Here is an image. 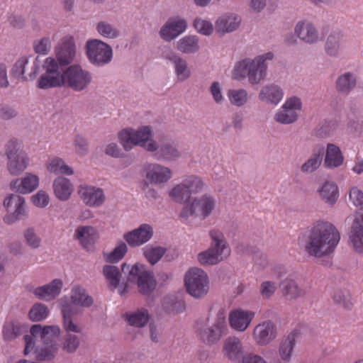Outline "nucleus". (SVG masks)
<instances>
[{
	"instance_id": "nucleus-1",
	"label": "nucleus",
	"mask_w": 363,
	"mask_h": 363,
	"mask_svg": "<svg viewBox=\"0 0 363 363\" xmlns=\"http://www.w3.org/2000/svg\"><path fill=\"white\" fill-rule=\"evenodd\" d=\"M303 238L307 252L311 256L320 258L335 251L340 242V234L332 223L319 220L307 228Z\"/></svg>"
},
{
	"instance_id": "nucleus-2",
	"label": "nucleus",
	"mask_w": 363,
	"mask_h": 363,
	"mask_svg": "<svg viewBox=\"0 0 363 363\" xmlns=\"http://www.w3.org/2000/svg\"><path fill=\"white\" fill-rule=\"evenodd\" d=\"M93 80L91 73L84 69L79 65L69 66L64 71L49 78L37 82V86L40 89L64 87L75 92L86 90Z\"/></svg>"
},
{
	"instance_id": "nucleus-3",
	"label": "nucleus",
	"mask_w": 363,
	"mask_h": 363,
	"mask_svg": "<svg viewBox=\"0 0 363 363\" xmlns=\"http://www.w3.org/2000/svg\"><path fill=\"white\" fill-rule=\"evenodd\" d=\"M55 57H48L44 61L43 67L45 70L38 82H42L51 76H55L72 65L76 56V45L72 36L63 38L55 47Z\"/></svg>"
},
{
	"instance_id": "nucleus-4",
	"label": "nucleus",
	"mask_w": 363,
	"mask_h": 363,
	"mask_svg": "<svg viewBox=\"0 0 363 363\" xmlns=\"http://www.w3.org/2000/svg\"><path fill=\"white\" fill-rule=\"evenodd\" d=\"M118 138L126 151L130 150L133 145H139L150 152L158 148L157 143L152 139V130L148 126H143L138 130L132 128L123 130L118 133Z\"/></svg>"
},
{
	"instance_id": "nucleus-5",
	"label": "nucleus",
	"mask_w": 363,
	"mask_h": 363,
	"mask_svg": "<svg viewBox=\"0 0 363 363\" xmlns=\"http://www.w3.org/2000/svg\"><path fill=\"white\" fill-rule=\"evenodd\" d=\"M4 152L7 157V169L12 175L22 173L29 164V158L23 150L21 140L12 138L4 145Z\"/></svg>"
},
{
	"instance_id": "nucleus-6",
	"label": "nucleus",
	"mask_w": 363,
	"mask_h": 363,
	"mask_svg": "<svg viewBox=\"0 0 363 363\" xmlns=\"http://www.w3.org/2000/svg\"><path fill=\"white\" fill-rule=\"evenodd\" d=\"M30 335H25L23 339L26 343L24 354H28L34 347L33 337H40L43 345L57 344L56 339L60 336L61 330L58 325H33L30 329Z\"/></svg>"
},
{
	"instance_id": "nucleus-7",
	"label": "nucleus",
	"mask_w": 363,
	"mask_h": 363,
	"mask_svg": "<svg viewBox=\"0 0 363 363\" xmlns=\"http://www.w3.org/2000/svg\"><path fill=\"white\" fill-rule=\"evenodd\" d=\"M184 284L187 293L197 299L205 297L209 291L208 275L198 267L191 268L186 272Z\"/></svg>"
},
{
	"instance_id": "nucleus-8",
	"label": "nucleus",
	"mask_w": 363,
	"mask_h": 363,
	"mask_svg": "<svg viewBox=\"0 0 363 363\" xmlns=\"http://www.w3.org/2000/svg\"><path fill=\"white\" fill-rule=\"evenodd\" d=\"M183 203L184 206L179 213V218L185 220L190 216L199 217L202 220L206 219L215 208L214 199L207 194Z\"/></svg>"
},
{
	"instance_id": "nucleus-9",
	"label": "nucleus",
	"mask_w": 363,
	"mask_h": 363,
	"mask_svg": "<svg viewBox=\"0 0 363 363\" xmlns=\"http://www.w3.org/2000/svg\"><path fill=\"white\" fill-rule=\"evenodd\" d=\"M85 51L89 62L95 67L105 66L113 59L112 48L101 40L91 39L86 41Z\"/></svg>"
},
{
	"instance_id": "nucleus-10",
	"label": "nucleus",
	"mask_w": 363,
	"mask_h": 363,
	"mask_svg": "<svg viewBox=\"0 0 363 363\" xmlns=\"http://www.w3.org/2000/svg\"><path fill=\"white\" fill-rule=\"evenodd\" d=\"M203 187V182L201 179L191 175L174 186L169 192V196L180 203L190 201L194 199L191 195L201 192Z\"/></svg>"
},
{
	"instance_id": "nucleus-11",
	"label": "nucleus",
	"mask_w": 363,
	"mask_h": 363,
	"mask_svg": "<svg viewBox=\"0 0 363 363\" xmlns=\"http://www.w3.org/2000/svg\"><path fill=\"white\" fill-rule=\"evenodd\" d=\"M257 67L255 60L246 58L235 65L233 70V77L235 79L241 80L247 77L252 84H257L264 79L262 74V69L259 70Z\"/></svg>"
},
{
	"instance_id": "nucleus-12",
	"label": "nucleus",
	"mask_w": 363,
	"mask_h": 363,
	"mask_svg": "<svg viewBox=\"0 0 363 363\" xmlns=\"http://www.w3.org/2000/svg\"><path fill=\"white\" fill-rule=\"evenodd\" d=\"M4 206L8 211L14 210L13 213L4 217V221L7 224H13L27 216L25 199L23 196L12 194L4 199Z\"/></svg>"
},
{
	"instance_id": "nucleus-13",
	"label": "nucleus",
	"mask_w": 363,
	"mask_h": 363,
	"mask_svg": "<svg viewBox=\"0 0 363 363\" xmlns=\"http://www.w3.org/2000/svg\"><path fill=\"white\" fill-rule=\"evenodd\" d=\"M153 235L152 228L146 223L124 233L123 238L131 247H139L148 242Z\"/></svg>"
},
{
	"instance_id": "nucleus-14",
	"label": "nucleus",
	"mask_w": 363,
	"mask_h": 363,
	"mask_svg": "<svg viewBox=\"0 0 363 363\" xmlns=\"http://www.w3.org/2000/svg\"><path fill=\"white\" fill-rule=\"evenodd\" d=\"M78 194L85 204L91 207L102 206L106 199L103 189L94 186L80 185Z\"/></svg>"
},
{
	"instance_id": "nucleus-15",
	"label": "nucleus",
	"mask_w": 363,
	"mask_h": 363,
	"mask_svg": "<svg viewBox=\"0 0 363 363\" xmlns=\"http://www.w3.org/2000/svg\"><path fill=\"white\" fill-rule=\"evenodd\" d=\"M277 336V327L271 320L258 324L254 329L253 337L259 345H267Z\"/></svg>"
},
{
	"instance_id": "nucleus-16",
	"label": "nucleus",
	"mask_w": 363,
	"mask_h": 363,
	"mask_svg": "<svg viewBox=\"0 0 363 363\" xmlns=\"http://www.w3.org/2000/svg\"><path fill=\"white\" fill-rule=\"evenodd\" d=\"M37 60L38 57H36L32 63H30L29 58L26 57H21L13 65L11 74L15 78H21L24 80H27L28 78L24 76V74L26 70H28V74L30 78L35 77L39 70V65L35 62Z\"/></svg>"
},
{
	"instance_id": "nucleus-17",
	"label": "nucleus",
	"mask_w": 363,
	"mask_h": 363,
	"mask_svg": "<svg viewBox=\"0 0 363 363\" xmlns=\"http://www.w3.org/2000/svg\"><path fill=\"white\" fill-rule=\"evenodd\" d=\"M186 27V21L183 18L169 19L161 28L160 35L164 40L169 42L182 33Z\"/></svg>"
},
{
	"instance_id": "nucleus-18",
	"label": "nucleus",
	"mask_w": 363,
	"mask_h": 363,
	"mask_svg": "<svg viewBox=\"0 0 363 363\" xmlns=\"http://www.w3.org/2000/svg\"><path fill=\"white\" fill-rule=\"evenodd\" d=\"M145 179L152 184H164L172 177V172L168 167L153 164H149L145 169Z\"/></svg>"
},
{
	"instance_id": "nucleus-19",
	"label": "nucleus",
	"mask_w": 363,
	"mask_h": 363,
	"mask_svg": "<svg viewBox=\"0 0 363 363\" xmlns=\"http://www.w3.org/2000/svg\"><path fill=\"white\" fill-rule=\"evenodd\" d=\"M38 185V177L32 173H26L23 178L13 180L10 184L12 190L23 194L31 193Z\"/></svg>"
},
{
	"instance_id": "nucleus-20",
	"label": "nucleus",
	"mask_w": 363,
	"mask_h": 363,
	"mask_svg": "<svg viewBox=\"0 0 363 363\" xmlns=\"http://www.w3.org/2000/svg\"><path fill=\"white\" fill-rule=\"evenodd\" d=\"M62 286L61 279H55L50 283L35 289L33 294L41 300H54L60 294Z\"/></svg>"
},
{
	"instance_id": "nucleus-21",
	"label": "nucleus",
	"mask_w": 363,
	"mask_h": 363,
	"mask_svg": "<svg viewBox=\"0 0 363 363\" xmlns=\"http://www.w3.org/2000/svg\"><path fill=\"white\" fill-rule=\"evenodd\" d=\"M254 316V312L240 309L230 313L229 322L233 328L242 332L247 329Z\"/></svg>"
},
{
	"instance_id": "nucleus-22",
	"label": "nucleus",
	"mask_w": 363,
	"mask_h": 363,
	"mask_svg": "<svg viewBox=\"0 0 363 363\" xmlns=\"http://www.w3.org/2000/svg\"><path fill=\"white\" fill-rule=\"evenodd\" d=\"M197 335L203 343L211 345L220 340L225 332L213 325L212 326L201 325L196 328Z\"/></svg>"
},
{
	"instance_id": "nucleus-23",
	"label": "nucleus",
	"mask_w": 363,
	"mask_h": 363,
	"mask_svg": "<svg viewBox=\"0 0 363 363\" xmlns=\"http://www.w3.org/2000/svg\"><path fill=\"white\" fill-rule=\"evenodd\" d=\"M74 238L78 240L83 247L89 249L98 240L96 230L90 225L79 226L75 230Z\"/></svg>"
},
{
	"instance_id": "nucleus-24",
	"label": "nucleus",
	"mask_w": 363,
	"mask_h": 363,
	"mask_svg": "<svg viewBox=\"0 0 363 363\" xmlns=\"http://www.w3.org/2000/svg\"><path fill=\"white\" fill-rule=\"evenodd\" d=\"M298 335V331L294 330L288 335H284L280 340L278 350L279 357L284 362H289L291 359Z\"/></svg>"
},
{
	"instance_id": "nucleus-25",
	"label": "nucleus",
	"mask_w": 363,
	"mask_h": 363,
	"mask_svg": "<svg viewBox=\"0 0 363 363\" xmlns=\"http://www.w3.org/2000/svg\"><path fill=\"white\" fill-rule=\"evenodd\" d=\"M164 58L174 65L175 73L179 81L184 82L191 76V71L188 67L186 61L174 52H168Z\"/></svg>"
},
{
	"instance_id": "nucleus-26",
	"label": "nucleus",
	"mask_w": 363,
	"mask_h": 363,
	"mask_svg": "<svg viewBox=\"0 0 363 363\" xmlns=\"http://www.w3.org/2000/svg\"><path fill=\"white\" fill-rule=\"evenodd\" d=\"M103 274L113 289L118 288V291L121 295H123L128 291V284L127 281L123 282L120 286L121 272L116 266L104 265L103 267Z\"/></svg>"
},
{
	"instance_id": "nucleus-27",
	"label": "nucleus",
	"mask_w": 363,
	"mask_h": 363,
	"mask_svg": "<svg viewBox=\"0 0 363 363\" xmlns=\"http://www.w3.org/2000/svg\"><path fill=\"white\" fill-rule=\"evenodd\" d=\"M223 352L225 355L232 361H237L244 357L242 344L239 338L234 336L229 337L225 340Z\"/></svg>"
},
{
	"instance_id": "nucleus-28",
	"label": "nucleus",
	"mask_w": 363,
	"mask_h": 363,
	"mask_svg": "<svg viewBox=\"0 0 363 363\" xmlns=\"http://www.w3.org/2000/svg\"><path fill=\"white\" fill-rule=\"evenodd\" d=\"M53 190L56 197L60 201H67L73 191V185L69 179L64 177H58L53 182Z\"/></svg>"
},
{
	"instance_id": "nucleus-29",
	"label": "nucleus",
	"mask_w": 363,
	"mask_h": 363,
	"mask_svg": "<svg viewBox=\"0 0 363 363\" xmlns=\"http://www.w3.org/2000/svg\"><path fill=\"white\" fill-rule=\"evenodd\" d=\"M138 286V291L145 296H150L157 286V281L152 272H144L135 283Z\"/></svg>"
},
{
	"instance_id": "nucleus-30",
	"label": "nucleus",
	"mask_w": 363,
	"mask_h": 363,
	"mask_svg": "<svg viewBox=\"0 0 363 363\" xmlns=\"http://www.w3.org/2000/svg\"><path fill=\"white\" fill-rule=\"evenodd\" d=\"M344 161L342 152L339 147L328 143L325 152L324 166L328 169H333L340 167Z\"/></svg>"
},
{
	"instance_id": "nucleus-31",
	"label": "nucleus",
	"mask_w": 363,
	"mask_h": 363,
	"mask_svg": "<svg viewBox=\"0 0 363 363\" xmlns=\"http://www.w3.org/2000/svg\"><path fill=\"white\" fill-rule=\"evenodd\" d=\"M280 288L283 296L288 300L296 299L304 297L306 291L300 288L297 283L293 279H285L280 284Z\"/></svg>"
},
{
	"instance_id": "nucleus-32",
	"label": "nucleus",
	"mask_w": 363,
	"mask_h": 363,
	"mask_svg": "<svg viewBox=\"0 0 363 363\" xmlns=\"http://www.w3.org/2000/svg\"><path fill=\"white\" fill-rule=\"evenodd\" d=\"M357 85V77L352 72L339 76L335 82V89L339 94L348 95Z\"/></svg>"
},
{
	"instance_id": "nucleus-33",
	"label": "nucleus",
	"mask_w": 363,
	"mask_h": 363,
	"mask_svg": "<svg viewBox=\"0 0 363 363\" xmlns=\"http://www.w3.org/2000/svg\"><path fill=\"white\" fill-rule=\"evenodd\" d=\"M325 152V148L323 146L315 149L310 158L301 165V171L306 174L316 171L322 164Z\"/></svg>"
},
{
	"instance_id": "nucleus-34",
	"label": "nucleus",
	"mask_w": 363,
	"mask_h": 363,
	"mask_svg": "<svg viewBox=\"0 0 363 363\" xmlns=\"http://www.w3.org/2000/svg\"><path fill=\"white\" fill-rule=\"evenodd\" d=\"M240 21V17L236 15L223 16L216 22V31L222 34L233 32L238 28Z\"/></svg>"
},
{
	"instance_id": "nucleus-35",
	"label": "nucleus",
	"mask_w": 363,
	"mask_h": 363,
	"mask_svg": "<svg viewBox=\"0 0 363 363\" xmlns=\"http://www.w3.org/2000/svg\"><path fill=\"white\" fill-rule=\"evenodd\" d=\"M295 33L297 36L307 43H314L318 40V34L311 23H299L296 25Z\"/></svg>"
},
{
	"instance_id": "nucleus-36",
	"label": "nucleus",
	"mask_w": 363,
	"mask_h": 363,
	"mask_svg": "<svg viewBox=\"0 0 363 363\" xmlns=\"http://www.w3.org/2000/svg\"><path fill=\"white\" fill-rule=\"evenodd\" d=\"M123 317L130 325L138 328L145 326L150 318L147 309L145 308H141L134 312L125 313Z\"/></svg>"
},
{
	"instance_id": "nucleus-37",
	"label": "nucleus",
	"mask_w": 363,
	"mask_h": 363,
	"mask_svg": "<svg viewBox=\"0 0 363 363\" xmlns=\"http://www.w3.org/2000/svg\"><path fill=\"white\" fill-rule=\"evenodd\" d=\"M70 299L74 303L83 308H89L94 303L93 298L79 285H75L72 288Z\"/></svg>"
},
{
	"instance_id": "nucleus-38",
	"label": "nucleus",
	"mask_w": 363,
	"mask_h": 363,
	"mask_svg": "<svg viewBox=\"0 0 363 363\" xmlns=\"http://www.w3.org/2000/svg\"><path fill=\"white\" fill-rule=\"evenodd\" d=\"M350 240L354 250L359 253L363 252V226L358 218H356L351 227Z\"/></svg>"
},
{
	"instance_id": "nucleus-39",
	"label": "nucleus",
	"mask_w": 363,
	"mask_h": 363,
	"mask_svg": "<svg viewBox=\"0 0 363 363\" xmlns=\"http://www.w3.org/2000/svg\"><path fill=\"white\" fill-rule=\"evenodd\" d=\"M283 97L282 90L277 85L270 84L262 87L259 98L261 101H268L271 104H278Z\"/></svg>"
},
{
	"instance_id": "nucleus-40",
	"label": "nucleus",
	"mask_w": 363,
	"mask_h": 363,
	"mask_svg": "<svg viewBox=\"0 0 363 363\" xmlns=\"http://www.w3.org/2000/svg\"><path fill=\"white\" fill-rule=\"evenodd\" d=\"M318 191L322 199L330 206L335 205L339 197L338 188L333 182H325Z\"/></svg>"
},
{
	"instance_id": "nucleus-41",
	"label": "nucleus",
	"mask_w": 363,
	"mask_h": 363,
	"mask_svg": "<svg viewBox=\"0 0 363 363\" xmlns=\"http://www.w3.org/2000/svg\"><path fill=\"white\" fill-rule=\"evenodd\" d=\"M210 235L212 239L211 246L208 249H213L216 251V254L220 257L224 254L228 255L230 254V249L228 247L226 240L222 233L217 230H211Z\"/></svg>"
},
{
	"instance_id": "nucleus-42",
	"label": "nucleus",
	"mask_w": 363,
	"mask_h": 363,
	"mask_svg": "<svg viewBox=\"0 0 363 363\" xmlns=\"http://www.w3.org/2000/svg\"><path fill=\"white\" fill-rule=\"evenodd\" d=\"M157 155L167 161H174L181 157V153L173 143H163L158 145Z\"/></svg>"
},
{
	"instance_id": "nucleus-43",
	"label": "nucleus",
	"mask_w": 363,
	"mask_h": 363,
	"mask_svg": "<svg viewBox=\"0 0 363 363\" xmlns=\"http://www.w3.org/2000/svg\"><path fill=\"white\" fill-rule=\"evenodd\" d=\"M177 48L183 53H195L199 50V38L196 35H186L177 43Z\"/></svg>"
},
{
	"instance_id": "nucleus-44",
	"label": "nucleus",
	"mask_w": 363,
	"mask_h": 363,
	"mask_svg": "<svg viewBox=\"0 0 363 363\" xmlns=\"http://www.w3.org/2000/svg\"><path fill=\"white\" fill-rule=\"evenodd\" d=\"M162 305L163 310L168 313H182L186 309L184 301L174 296L164 297Z\"/></svg>"
},
{
	"instance_id": "nucleus-45",
	"label": "nucleus",
	"mask_w": 363,
	"mask_h": 363,
	"mask_svg": "<svg viewBox=\"0 0 363 363\" xmlns=\"http://www.w3.org/2000/svg\"><path fill=\"white\" fill-rule=\"evenodd\" d=\"M58 352V344L43 345L35 350L36 358L40 361H50L55 358Z\"/></svg>"
},
{
	"instance_id": "nucleus-46",
	"label": "nucleus",
	"mask_w": 363,
	"mask_h": 363,
	"mask_svg": "<svg viewBox=\"0 0 363 363\" xmlns=\"http://www.w3.org/2000/svg\"><path fill=\"white\" fill-rule=\"evenodd\" d=\"M167 249L163 247L147 245L143 249V255L150 264L154 265L164 255Z\"/></svg>"
},
{
	"instance_id": "nucleus-47",
	"label": "nucleus",
	"mask_w": 363,
	"mask_h": 363,
	"mask_svg": "<svg viewBox=\"0 0 363 363\" xmlns=\"http://www.w3.org/2000/svg\"><path fill=\"white\" fill-rule=\"evenodd\" d=\"M48 307L41 303H35L28 312V318L33 322H40L45 320L49 315Z\"/></svg>"
},
{
	"instance_id": "nucleus-48",
	"label": "nucleus",
	"mask_w": 363,
	"mask_h": 363,
	"mask_svg": "<svg viewBox=\"0 0 363 363\" xmlns=\"http://www.w3.org/2000/svg\"><path fill=\"white\" fill-rule=\"evenodd\" d=\"M62 318H73L79 313L77 306L68 297L64 296L59 300Z\"/></svg>"
},
{
	"instance_id": "nucleus-49",
	"label": "nucleus",
	"mask_w": 363,
	"mask_h": 363,
	"mask_svg": "<svg viewBox=\"0 0 363 363\" xmlns=\"http://www.w3.org/2000/svg\"><path fill=\"white\" fill-rule=\"evenodd\" d=\"M80 345V340L76 335L67 333L62 337V350L67 353H74Z\"/></svg>"
},
{
	"instance_id": "nucleus-50",
	"label": "nucleus",
	"mask_w": 363,
	"mask_h": 363,
	"mask_svg": "<svg viewBox=\"0 0 363 363\" xmlns=\"http://www.w3.org/2000/svg\"><path fill=\"white\" fill-rule=\"evenodd\" d=\"M198 259L202 265H213L223 260V257L216 254V251L213 249H208L198 255Z\"/></svg>"
},
{
	"instance_id": "nucleus-51",
	"label": "nucleus",
	"mask_w": 363,
	"mask_h": 363,
	"mask_svg": "<svg viewBox=\"0 0 363 363\" xmlns=\"http://www.w3.org/2000/svg\"><path fill=\"white\" fill-rule=\"evenodd\" d=\"M333 301L336 304H339L346 309H350L352 303L350 295L347 289H338L333 295Z\"/></svg>"
},
{
	"instance_id": "nucleus-52",
	"label": "nucleus",
	"mask_w": 363,
	"mask_h": 363,
	"mask_svg": "<svg viewBox=\"0 0 363 363\" xmlns=\"http://www.w3.org/2000/svg\"><path fill=\"white\" fill-rule=\"evenodd\" d=\"M128 251L125 242L121 241L119 244L108 255L106 261L110 263H116L123 258Z\"/></svg>"
},
{
	"instance_id": "nucleus-53",
	"label": "nucleus",
	"mask_w": 363,
	"mask_h": 363,
	"mask_svg": "<svg viewBox=\"0 0 363 363\" xmlns=\"http://www.w3.org/2000/svg\"><path fill=\"white\" fill-rule=\"evenodd\" d=\"M340 33H333L327 38L325 51L330 56H336L339 50Z\"/></svg>"
},
{
	"instance_id": "nucleus-54",
	"label": "nucleus",
	"mask_w": 363,
	"mask_h": 363,
	"mask_svg": "<svg viewBox=\"0 0 363 363\" xmlns=\"http://www.w3.org/2000/svg\"><path fill=\"white\" fill-rule=\"evenodd\" d=\"M298 115L294 110H288L283 108V110L275 115V120L283 124H289L297 120Z\"/></svg>"
},
{
	"instance_id": "nucleus-55",
	"label": "nucleus",
	"mask_w": 363,
	"mask_h": 363,
	"mask_svg": "<svg viewBox=\"0 0 363 363\" xmlns=\"http://www.w3.org/2000/svg\"><path fill=\"white\" fill-rule=\"evenodd\" d=\"M98 32L104 37L115 38L120 35V32L111 24L101 21L97 25Z\"/></svg>"
},
{
	"instance_id": "nucleus-56",
	"label": "nucleus",
	"mask_w": 363,
	"mask_h": 363,
	"mask_svg": "<svg viewBox=\"0 0 363 363\" xmlns=\"http://www.w3.org/2000/svg\"><path fill=\"white\" fill-rule=\"evenodd\" d=\"M193 26L199 33L204 35H210L213 31V24L200 18L194 19Z\"/></svg>"
},
{
	"instance_id": "nucleus-57",
	"label": "nucleus",
	"mask_w": 363,
	"mask_h": 363,
	"mask_svg": "<svg viewBox=\"0 0 363 363\" xmlns=\"http://www.w3.org/2000/svg\"><path fill=\"white\" fill-rule=\"evenodd\" d=\"M23 236L28 246L33 249H38L41 244V239L35 233L33 228H28L24 230Z\"/></svg>"
},
{
	"instance_id": "nucleus-58",
	"label": "nucleus",
	"mask_w": 363,
	"mask_h": 363,
	"mask_svg": "<svg viewBox=\"0 0 363 363\" xmlns=\"http://www.w3.org/2000/svg\"><path fill=\"white\" fill-rule=\"evenodd\" d=\"M247 92L244 89L229 91L231 102L238 106L243 105L247 101Z\"/></svg>"
},
{
	"instance_id": "nucleus-59",
	"label": "nucleus",
	"mask_w": 363,
	"mask_h": 363,
	"mask_svg": "<svg viewBox=\"0 0 363 363\" xmlns=\"http://www.w3.org/2000/svg\"><path fill=\"white\" fill-rule=\"evenodd\" d=\"M145 264L140 263H135L132 265L130 270V274L127 277V281L131 283H136L140 276L144 272H147Z\"/></svg>"
},
{
	"instance_id": "nucleus-60",
	"label": "nucleus",
	"mask_w": 363,
	"mask_h": 363,
	"mask_svg": "<svg viewBox=\"0 0 363 363\" xmlns=\"http://www.w3.org/2000/svg\"><path fill=\"white\" fill-rule=\"evenodd\" d=\"M274 58V54L272 52H268L265 54L261 55L255 57L254 60L256 61V65L258 69L262 71V76L265 79L267 75V65L265 63L266 60H272Z\"/></svg>"
},
{
	"instance_id": "nucleus-61",
	"label": "nucleus",
	"mask_w": 363,
	"mask_h": 363,
	"mask_svg": "<svg viewBox=\"0 0 363 363\" xmlns=\"http://www.w3.org/2000/svg\"><path fill=\"white\" fill-rule=\"evenodd\" d=\"M21 334V328L13 323H8L4 326L3 335L5 340H13Z\"/></svg>"
},
{
	"instance_id": "nucleus-62",
	"label": "nucleus",
	"mask_w": 363,
	"mask_h": 363,
	"mask_svg": "<svg viewBox=\"0 0 363 363\" xmlns=\"http://www.w3.org/2000/svg\"><path fill=\"white\" fill-rule=\"evenodd\" d=\"M349 197L353 205L363 210V192L357 187L350 189Z\"/></svg>"
},
{
	"instance_id": "nucleus-63",
	"label": "nucleus",
	"mask_w": 363,
	"mask_h": 363,
	"mask_svg": "<svg viewBox=\"0 0 363 363\" xmlns=\"http://www.w3.org/2000/svg\"><path fill=\"white\" fill-rule=\"evenodd\" d=\"M74 144L77 154L85 155L88 152L89 144L87 140L82 135H76Z\"/></svg>"
},
{
	"instance_id": "nucleus-64",
	"label": "nucleus",
	"mask_w": 363,
	"mask_h": 363,
	"mask_svg": "<svg viewBox=\"0 0 363 363\" xmlns=\"http://www.w3.org/2000/svg\"><path fill=\"white\" fill-rule=\"evenodd\" d=\"M276 284L270 281H263L259 288L263 298H269L276 291Z\"/></svg>"
}]
</instances>
